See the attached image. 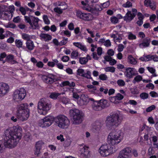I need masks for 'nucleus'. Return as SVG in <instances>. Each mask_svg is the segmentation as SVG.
<instances>
[{"label":"nucleus","instance_id":"obj_64","mask_svg":"<svg viewBox=\"0 0 158 158\" xmlns=\"http://www.w3.org/2000/svg\"><path fill=\"white\" fill-rule=\"evenodd\" d=\"M69 57L67 56H63L61 58V60L64 62H67L69 60Z\"/></svg>","mask_w":158,"mask_h":158},{"label":"nucleus","instance_id":"obj_34","mask_svg":"<svg viewBox=\"0 0 158 158\" xmlns=\"http://www.w3.org/2000/svg\"><path fill=\"white\" fill-rule=\"evenodd\" d=\"M115 68L113 66L107 67L104 68V70L106 72L114 73L115 71Z\"/></svg>","mask_w":158,"mask_h":158},{"label":"nucleus","instance_id":"obj_49","mask_svg":"<svg viewBox=\"0 0 158 158\" xmlns=\"http://www.w3.org/2000/svg\"><path fill=\"white\" fill-rule=\"evenodd\" d=\"M99 78L100 79L103 81H105L107 80L108 77L106 74H101L99 75Z\"/></svg>","mask_w":158,"mask_h":158},{"label":"nucleus","instance_id":"obj_12","mask_svg":"<svg viewBox=\"0 0 158 158\" xmlns=\"http://www.w3.org/2000/svg\"><path fill=\"white\" fill-rule=\"evenodd\" d=\"M131 148H125L120 152L118 158H131Z\"/></svg>","mask_w":158,"mask_h":158},{"label":"nucleus","instance_id":"obj_7","mask_svg":"<svg viewBox=\"0 0 158 158\" xmlns=\"http://www.w3.org/2000/svg\"><path fill=\"white\" fill-rule=\"evenodd\" d=\"M25 21L28 23L31 27L33 29H38L39 25L38 23L39 19L37 17H35L31 15L29 16H24Z\"/></svg>","mask_w":158,"mask_h":158},{"label":"nucleus","instance_id":"obj_14","mask_svg":"<svg viewBox=\"0 0 158 158\" xmlns=\"http://www.w3.org/2000/svg\"><path fill=\"white\" fill-rule=\"evenodd\" d=\"M77 17L84 20L89 21L92 19V15L90 13H85L81 10H78L77 12Z\"/></svg>","mask_w":158,"mask_h":158},{"label":"nucleus","instance_id":"obj_20","mask_svg":"<svg viewBox=\"0 0 158 158\" xmlns=\"http://www.w3.org/2000/svg\"><path fill=\"white\" fill-rule=\"evenodd\" d=\"M134 69L131 67L127 68L126 69L125 74L127 78H131L132 77L135 75V72L134 71Z\"/></svg>","mask_w":158,"mask_h":158},{"label":"nucleus","instance_id":"obj_55","mask_svg":"<svg viewBox=\"0 0 158 158\" xmlns=\"http://www.w3.org/2000/svg\"><path fill=\"white\" fill-rule=\"evenodd\" d=\"M149 94L150 95L152 98H156L158 97V94L155 91H151Z\"/></svg>","mask_w":158,"mask_h":158},{"label":"nucleus","instance_id":"obj_62","mask_svg":"<svg viewBox=\"0 0 158 158\" xmlns=\"http://www.w3.org/2000/svg\"><path fill=\"white\" fill-rule=\"evenodd\" d=\"M40 148H35V151L34 154L35 155L38 156L40 153Z\"/></svg>","mask_w":158,"mask_h":158},{"label":"nucleus","instance_id":"obj_18","mask_svg":"<svg viewBox=\"0 0 158 158\" xmlns=\"http://www.w3.org/2000/svg\"><path fill=\"white\" fill-rule=\"evenodd\" d=\"M77 74L82 77H85L87 78L91 79L92 78L91 77V73L89 71H87L86 73H84V70L81 69H78L77 70Z\"/></svg>","mask_w":158,"mask_h":158},{"label":"nucleus","instance_id":"obj_6","mask_svg":"<svg viewBox=\"0 0 158 158\" xmlns=\"http://www.w3.org/2000/svg\"><path fill=\"white\" fill-rule=\"evenodd\" d=\"M54 122L59 128L64 129L69 125V121L68 118L62 114L59 115L54 118Z\"/></svg>","mask_w":158,"mask_h":158},{"label":"nucleus","instance_id":"obj_37","mask_svg":"<svg viewBox=\"0 0 158 158\" xmlns=\"http://www.w3.org/2000/svg\"><path fill=\"white\" fill-rule=\"evenodd\" d=\"M22 37L24 40H27V41L30 40L31 36L30 35L26 33H23L22 34Z\"/></svg>","mask_w":158,"mask_h":158},{"label":"nucleus","instance_id":"obj_11","mask_svg":"<svg viewBox=\"0 0 158 158\" xmlns=\"http://www.w3.org/2000/svg\"><path fill=\"white\" fill-rule=\"evenodd\" d=\"M84 144L80 145V157L81 158H89L90 156V151L89 150V147Z\"/></svg>","mask_w":158,"mask_h":158},{"label":"nucleus","instance_id":"obj_61","mask_svg":"<svg viewBox=\"0 0 158 158\" xmlns=\"http://www.w3.org/2000/svg\"><path fill=\"white\" fill-rule=\"evenodd\" d=\"M124 48V46L122 44H119L118 45V51L119 52H121L122 51Z\"/></svg>","mask_w":158,"mask_h":158},{"label":"nucleus","instance_id":"obj_8","mask_svg":"<svg viewBox=\"0 0 158 158\" xmlns=\"http://www.w3.org/2000/svg\"><path fill=\"white\" fill-rule=\"evenodd\" d=\"M113 148H111V147L107 144L102 145L100 148L99 151L102 156H106L115 151V150H113Z\"/></svg>","mask_w":158,"mask_h":158},{"label":"nucleus","instance_id":"obj_45","mask_svg":"<svg viewBox=\"0 0 158 158\" xmlns=\"http://www.w3.org/2000/svg\"><path fill=\"white\" fill-rule=\"evenodd\" d=\"M44 144V143L42 141H39L36 143L35 147L41 149L42 146Z\"/></svg>","mask_w":158,"mask_h":158},{"label":"nucleus","instance_id":"obj_21","mask_svg":"<svg viewBox=\"0 0 158 158\" xmlns=\"http://www.w3.org/2000/svg\"><path fill=\"white\" fill-rule=\"evenodd\" d=\"M40 39L45 42H48L52 39V36L48 34L41 33L40 35Z\"/></svg>","mask_w":158,"mask_h":158},{"label":"nucleus","instance_id":"obj_19","mask_svg":"<svg viewBox=\"0 0 158 158\" xmlns=\"http://www.w3.org/2000/svg\"><path fill=\"white\" fill-rule=\"evenodd\" d=\"M102 124L98 121H96L93 124L92 130L94 133H98L101 131Z\"/></svg>","mask_w":158,"mask_h":158},{"label":"nucleus","instance_id":"obj_28","mask_svg":"<svg viewBox=\"0 0 158 158\" xmlns=\"http://www.w3.org/2000/svg\"><path fill=\"white\" fill-rule=\"evenodd\" d=\"M84 9L87 10L91 12L92 13L93 15L96 16H98L99 15V12L98 10H95L94 8H93L90 7H84Z\"/></svg>","mask_w":158,"mask_h":158},{"label":"nucleus","instance_id":"obj_47","mask_svg":"<svg viewBox=\"0 0 158 158\" xmlns=\"http://www.w3.org/2000/svg\"><path fill=\"white\" fill-rule=\"evenodd\" d=\"M43 19L45 23L47 24H49L50 22L49 20L48 17L46 15H44L43 16Z\"/></svg>","mask_w":158,"mask_h":158},{"label":"nucleus","instance_id":"obj_31","mask_svg":"<svg viewBox=\"0 0 158 158\" xmlns=\"http://www.w3.org/2000/svg\"><path fill=\"white\" fill-rule=\"evenodd\" d=\"M63 86L68 85L70 87H74L75 86V83L73 81H66L61 83Z\"/></svg>","mask_w":158,"mask_h":158},{"label":"nucleus","instance_id":"obj_4","mask_svg":"<svg viewBox=\"0 0 158 158\" xmlns=\"http://www.w3.org/2000/svg\"><path fill=\"white\" fill-rule=\"evenodd\" d=\"M120 131L112 132L109 133L107 137V142L112 145H116L121 141L122 137Z\"/></svg>","mask_w":158,"mask_h":158},{"label":"nucleus","instance_id":"obj_3","mask_svg":"<svg viewBox=\"0 0 158 158\" xmlns=\"http://www.w3.org/2000/svg\"><path fill=\"white\" fill-rule=\"evenodd\" d=\"M122 120L117 113H114L107 117L106 121L107 127H115L118 126L121 123Z\"/></svg>","mask_w":158,"mask_h":158},{"label":"nucleus","instance_id":"obj_15","mask_svg":"<svg viewBox=\"0 0 158 158\" xmlns=\"http://www.w3.org/2000/svg\"><path fill=\"white\" fill-rule=\"evenodd\" d=\"M18 118L20 120L23 121L26 120L29 116V110L24 111L17 112Z\"/></svg>","mask_w":158,"mask_h":158},{"label":"nucleus","instance_id":"obj_39","mask_svg":"<svg viewBox=\"0 0 158 158\" xmlns=\"http://www.w3.org/2000/svg\"><path fill=\"white\" fill-rule=\"evenodd\" d=\"M60 94L56 93H52L50 95V97L54 99H56Z\"/></svg>","mask_w":158,"mask_h":158},{"label":"nucleus","instance_id":"obj_63","mask_svg":"<svg viewBox=\"0 0 158 158\" xmlns=\"http://www.w3.org/2000/svg\"><path fill=\"white\" fill-rule=\"evenodd\" d=\"M102 6H101L100 5H95L94 8L95 9V10H98L99 12L101 11L102 10Z\"/></svg>","mask_w":158,"mask_h":158},{"label":"nucleus","instance_id":"obj_42","mask_svg":"<svg viewBox=\"0 0 158 158\" xmlns=\"http://www.w3.org/2000/svg\"><path fill=\"white\" fill-rule=\"evenodd\" d=\"M78 53L77 51H73L71 53V57L72 58L77 59L78 56Z\"/></svg>","mask_w":158,"mask_h":158},{"label":"nucleus","instance_id":"obj_33","mask_svg":"<svg viewBox=\"0 0 158 158\" xmlns=\"http://www.w3.org/2000/svg\"><path fill=\"white\" fill-rule=\"evenodd\" d=\"M24 138L25 141L29 142L31 141L32 137L30 133L27 132L25 134Z\"/></svg>","mask_w":158,"mask_h":158},{"label":"nucleus","instance_id":"obj_2","mask_svg":"<svg viewBox=\"0 0 158 158\" xmlns=\"http://www.w3.org/2000/svg\"><path fill=\"white\" fill-rule=\"evenodd\" d=\"M51 102L46 98L40 99L38 103V113L41 115H45L51 108Z\"/></svg>","mask_w":158,"mask_h":158},{"label":"nucleus","instance_id":"obj_50","mask_svg":"<svg viewBox=\"0 0 158 158\" xmlns=\"http://www.w3.org/2000/svg\"><path fill=\"white\" fill-rule=\"evenodd\" d=\"M155 106L154 105H152L147 108L146 109V111L148 112H150L152 110L155 109Z\"/></svg>","mask_w":158,"mask_h":158},{"label":"nucleus","instance_id":"obj_40","mask_svg":"<svg viewBox=\"0 0 158 158\" xmlns=\"http://www.w3.org/2000/svg\"><path fill=\"white\" fill-rule=\"evenodd\" d=\"M128 36V39L129 40H135L136 38L135 35H134L131 32H129Z\"/></svg>","mask_w":158,"mask_h":158},{"label":"nucleus","instance_id":"obj_32","mask_svg":"<svg viewBox=\"0 0 158 158\" xmlns=\"http://www.w3.org/2000/svg\"><path fill=\"white\" fill-rule=\"evenodd\" d=\"M16 46L18 48H23V49L25 48V47H23V42L19 40L16 39L15 41Z\"/></svg>","mask_w":158,"mask_h":158},{"label":"nucleus","instance_id":"obj_41","mask_svg":"<svg viewBox=\"0 0 158 158\" xmlns=\"http://www.w3.org/2000/svg\"><path fill=\"white\" fill-rule=\"evenodd\" d=\"M148 6L150 7L153 10H155L156 8V2L153 0H152V2Z\"/></svg>","mask_w":158,"mask_h":158},{"label":"nucleus","instance_id":"obj_27","mask_svg":"<svg viewBox=\"0 0 158 158\" xmlns=\"http://www.w3.org/2000/svg\"><path fill=\"white\" fill-rule=\"evenodd\" d=\"M6 60L8 63L11 64H14L17 62L14 60V56L11 54H9L6 57Z\"/></svg>","mask_w":158,"mask_h":158},{"label":"nucleus","instance_id":"obj_36","mask_svg":"<svg viewBox=\"0 0 158 158\" xmlns=\"http://www.w3.org/2000/svg\"><path fill=\"white\" fill-rule=\"evenodd\" d=\"M142 77L140 75H138L135 77L133 81V83H135L136 82H139L141 81L142 80Z\"/></svg>","mask_w":158,"mask_h":158},{"label":"nucleus","instance_id":"obj_43","mask_svg":"<svg viewBox=\"0 0 158 158\" xmlns=\"http://www.w3.org/2000/svg\"><path fill=\"white\" fill-rule=\"evenodd\" d=\"M123 6L125 8H129L132 6V4L129 1H127V2L123 5Z\"/></svg>","mask_w":158,"mask_h":158},{"label":"nucleus","instance_id":"obj_13","mask_svg":"<svg viewBox=\"0 0 158 158\" xmlns=\"http://www.w3.org/2000/svg\"><path fill=\"white\" fill-rule=\"evenodd\" d=\"M42 78L45 82L48 84H52L58 80L56 76L52 74H49L48 76L43 75Z\"/></svg>","mask_w":158,"mask_h":158},{"label":"nucleus","instance_id":"obj_25","mask_svg":"<svg viewBox=\"0 0 158 158\" xmlns=\"http://www.w3.org/2000/svg\"><path fill=\"white\" fill-rule=\"evenodd\" d=\"M93 109L96 111H98L102 110V108L98 101L94 102L92 104Z\"/></svg>","mask_w":158,"mask_h":158},{"label":"nucleus","instance_id":"obj_48","mask_svg":"<svg viewBox=\"0 0 158 158\" xmlns=\"http://www.w3.org/2000/svg\"><path fill=\"white\" fill-rule=\"evenodd\" d=\"M110 21L112 23L114 24L117 23L118 22V19L115 17H111Z\"/></svg>","mask_w":158,"mask_h":158},{"label":"nucleus","instance_id":"obj_57","mask_svg":"<svg viewBox=\"0 0 158 158\" xmlns=\"http://www.w3.org/2000/svg\"><path fill=\"white\" fill-rule=\"evenodd\" d=\"M138 19L139 20L136 23L139 26H140L143 23V19L139 17V18H138Z\"/></svg>","mask_w":158,"mask_h":158},{"label":"nucleus","instance_id":"obj_22","mask_svg":"<svg viewBox=\"0 0 158 158\" xmlns=\"http://www.w3.org/2000/svg\"><path fill=\"white\" fill-rule=\"evenodd\" d=\"M28 105L27 103H24L18 105L17 106V112L20 111H24L29 110L27 109Z\"/></svg>","mask_w":158,"mask_h":158},{"label":"nucleus","instance_id":"obj_44","mask_svg":"<svg viewBox=\"0 0 158 158\" xmlns=\"http://www.w3.org/2000/svg\"><path fill=\"white\" fill-rule=\"evenodd\" d=\"M140 96L142 99H145L148 98V94L146 93H142L140 94Z\"/></svg>","mask_w":158,"mask_h":158},{"label":"nucleus","instance_id":"obj_5","mask_svg":"<svg viewBox=\"0 0 158 158\" xmlns=\"http://www.w3.org/2000/svg\"><path fill=\"white\" fill-rule=\"evenodd\" d=\"M69 114L72 118V122L73 124L78 125L82 122L83 117L79 110L76 109H71L69 111Z\"/></svg>","mask_w":158,"mask_h":158},{"label":"nucleus","instance_id":"obj_26","mask_svg":"<svg viewBox=\"0 0 158 158\" xmlns=\"http://www.w3.org/2000/svg\"><path fill=\"white\" fill-rule=\"evenodd\" d=\"M98 101L102 108V110L105 108L108 107L109 106V103L106 100H101Z\"/></svg>","mask_w":158,"mask_h":158},{"label":"nucleus","instance_id":"obj_53","mask_svg":"<svg viewBox=\"0 0 158 158\" xmlns=\"http://www.w3.org/2000/svg\"><path fill=\"white\" fill-rule=\"evenodd\" d=\"M116 99L118 100H120L123 98V96L120 93L117 94L115 96Z\"/></svg>","mask_w":158,"mask_h":158},{"label":"nucleus","instance_id":"obj_59","mask_svg":"<svg viewBox=\"0 0 158 158\" xmlns=\"http://www.w3.org/2000/svg\"><path fill=\"white\" fill-rule=\"evenodd\" d=\"M21 20V19L19 16H17L16 17H15L13 20V21L15 23H19L20 22Z\"/></svg>","mask_w":158,"mask_h":158},{"label":"nucleus","instance_id":"obj_24","mask_svg":"<svg viewBox=\"0 0 158 158\" xmlns=\"http://www.w3.org/2000/svg\"><path fill=\"white\" fill-rule=\"evenodd\" d=\"M150 43V39L148 38H146L143 40L142 43L139 44V46L141 48L148 47Z\"/></svg>","mask_w":158,"mask_h":158},{"label":"nucleus","instance_id":"obj_9","mask_svg":"<svg viewBox=\"0 0 158 158\" xmlns=\"http://www.w3.org/2000/svg\"><path fill=\"white\" fill-rule=\"evenodd\" d=\"M54 120V117L53 116H48L40 121L39 125L42 128L48 127L52 125Z\"/></svg>","mask_w":158,"mask_h":158},{"label":"nucleus","instance_id":"obj_10","mask_svg":"<svg viewBox=\"0 0 158 158\" xmlns=\"http://www.w3.org/2000/svg\"><path fill=\"white\" fill-rule=\"evenodd\" d=\"M26 95L25 90L24 88H22L15 90L13 95L14 99L16 100H22Z\"/></svg>","mask_w":158,"mask_h":158},{"label":"nucleus","instance_id":"obj_52","mask_svg":"<svg viewBox=\"0 0 158 158\" xmlns=\"http://www.w3.org/2000/svg\"><path fill=\"white\" fill-rule=\"evenodd\" d=\"M131 152L134 157H137L138 156V153L136 149H134L132 150H131Z\"/></svg>","mask_w":158,"mask_h":158},{"label":"nucleus","instance_id":"obj_1","mask_svg":"<svg viewBox=\"0 0 158 158\" xmlns=\"http://www.w3.org/2000/svg\"><path fill=\"white\" fill-rule=\"evenodd\" d=\"M3 142L0 140V153L3 152L5 148H12L15 147L21 139L22 129L19 127H14L6 130Z\"/></svg>","mask_w":158,"mask_h":158},{"label":"nucleus","instance_id":"obj_46","mask_svg":"<svg viewBox=\"0 0 158 158\" xmlns=\"http://www.w3.org/2000/svg\"><path fill=\"white\" fill-rule=\"evenodd\" d=\"M118 85L120 86H123L125 85L124 81L122 79H119L117 81Z\"/></svg>","mask_w":158,"mask_h":158},{"label":"nucleus","instance_id":"obj_17","mask_svg":"<svg viewBox=\"0 0 158 158\" xmlns=\"http://www.w3.org/2000/svg\"><path fill=\"white\" fill-rule=\"evenodd\" d=\"M89 102L88 97L84 94L81 95L80 99L77 101V104L80 106L86 105Z\"/></svg>","mask_w":158,"mask_h":158},{"label":"nucleus","instance_id":"obj_38","mask_svg":"<svg viewBox=\"0 0 158 158\" xmlns=\"http://www.w3.org/2000/svg\"><path fill=\"white\" fill-rule=\"evenodd\" d=\"M64 10V9H63L62 7H60L59 8L58 7H57L54 8V10L57 13L59 14H61L63 12L62 10Z\"/></svg>","mask_w":158,"mask_h":158},{"label":"nucleus","instance_id":"obj_54","mask_svg":"<svg viewBox=\"0 0 158 158\" xmlns=\"http://www.w3.org/2000/svg\"><path fill=\"white\" fill-rule=\"evenodd\" d=\"M19 10L23 15H26V10L25 8L23 7H20Z\"/></svg>","mask_w":158,"mask_h":158},{"label":"nucleus","instance_id":"obj_58","mask_svg":"<svg viewBox=\"0 0 158 158\" xmlns=\"http://www.w3.org/2000/svg\"><path fill=\"white\" fill-rule=\"evenodd\" d=\"M101 5L103 8H107L110 5V2L109 1H107L103 3V4H102Z\"/></svg>","mask_w":158,"mask_h":158},{"label":"nucleus","instance_id":"obj_35","mask_svg":"<svg viewBox=\"0 0 158 158\" xmlns=\"http://www.w3.org/2000/svg\"><path fill=\"white\" fill-rule=\"evenodd\" d=\"M80 63L82 64H85L88 61V59L85 57H80L79 58Z\"/></svg>","mask_w":158,"mask_h":158},{"label":"nucleus","instance_id":"obj_30","mask_svg":"<svg viewBox=\"0 0 158 158\" xmlns=\"http://www.w3.org/2000/svg\"><path fill=\"white\" fill-rule=\"evenodd\" d=\"M26 44L27 48L29 50H33L35 47L33 42L31 40L27 41Z\"/></svg>","mask_w":158,"mask_h":158},{"label":"nucleus","instance_id":"obj_23","mask_svg":"<svg viewBox=\"0 0 158 158\" xmlns=\"http://www.w3.org/2000/svg\"><path fill=\"white\" fill-rule=\"evenodd\" d=\"M135 17L132 14L131 11H128L125 15L123 17V18L124 20L127 22H130Z\"/></svg>","mask_w":158,"mask_h":158},{"label":"nucleus","instance_id":"obj_51","mask_svg":"<svg viewBox=\"0 0 158 158\" xmlns=\"http://www.w3.org/2000/svg\"><path fill=\"white\" fill-rule=\"evenodd\" d=\"M6 27L7 28H14L16 27V25L13 23H9L6 26Z\"/></svg>","mask_w":158,"mask_h":158},{"label":"nucleus","instance_id":"obj_29","mask_svg":"<svg viewBox=\"0 0 158 158\" xmlns=\"http://www.w3.org/2000/svg\"><path fill=\"white\" fill-rule=\"evenodd\" d=\"M128 62L129 64L135 65L137 62V61L131 55H129L127 57Z\"/></svg>","mask_w":158,"mask_h":158},{"label":"nucleus","instance_id":"obj_60","mask_svg":"<svg viewBox=\"0 0 158 158\" xmlns=\"http://www.w3.org/2000/svg\"><path fill=\"white\" fill-rule=\"evenodd\" d=\"M147 68L148 71L152 73H154L156 71L155 69L152 67H148Z\"/></svg>","mask_w":158,"mask_h":158},{"label":"nucleus","instance_id":"obj_16","mask_svg":"<svg viewBox=\"0 0 158 158\" xmlns=\"http://www.w3.org/2000/svg\"><path fill=\"white\" fill-rule=\"evenodd\" d=\"M9 90V86L6 83H0V96H3L6 94Z\"/></svg>","mask_w":158,"mask_h":158},{"label":"nucleus","instance_id":"obj_56","mask_svg":"<svg viewBox=\"0 0 158 158\" xmlns=\"http://www.w3.org/2000/svg\"><path fill=\"white\" fill-rule=\"evenodd\" d=\"M68 41V38H64L63 40L59 42V45H62L66 44Z\"/></svg>","mask_w":158,"mask_h":158}]
</instances>
